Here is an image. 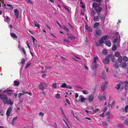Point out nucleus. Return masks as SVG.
<instances>
[{"mask_svg": "<svg viewBox=\"0 0 128 128\" xmlns=\"http://www.w3.org/2000/svg\"><path fill=\"white\" fill-rule=\"evenodd\" d=\"M22 128H32V127L28 124L24 125Z\"/></svg>", "mask_w": 128, "mask_h": 128, "instance_id": "obj_20", "label": "nucleus"}, {"mask_svg": "<svg viewBox=\"0 0 128 128\" xmlns=\"http://www.w3.org/2000/svg\"><path fill=\"white\" fill-rule=\"evenodd\" d=\"M122 57L120 56L118 59V62L119 63H121L122 61Z\"/></svg>", "mask_w": 128, "mask_h": 128, "instance_id": "obj_31", "label": "nucleus"}, {"mask_svg": "<svg viewBox=\"0 0 128 128\" xmlns=\"http://www.w3.org/2000/svg\"><path fill=\"white\" fill-rule=\"evenodd\" d=\"M98 42L100 44H103L104 42V41L101 39H100L98 41Z\"/></svg>", "mask_w": 128, "mask_h": 128, "instance_id": "obj_39", "label": "nucleus"}, {"mask_svg": "<svg viewBox=\"0 0 128 128\" xmlns=\"http://www.w3.org/2000/svg\"><path fill=\"white\" fill-rule=\"evenodd\" d=\"M102 61L105 64H108L109 62V60L108 58L106 57L103 59Z\"/></svg>", "mask_w": 128, "mask_h": 128, "instance_id": "obj_10", "label": "nucleus"}, {"mask_svg": "<svg viewBox=\"0 0 128 128\" xmlns=\"http://www.w3.org/2000/svg\"><path fill=\"white\" fill-rule=\"evenodd\" d=\"M14 15L16 19H18L19 16V11L17 9H15L14 10Z\"/></svg>", "mask_w": 128, "mask_h": 128, "instance_id": "obj_9", "label": "nucleus"}, {"mask_svg": "<svg viewBox=\"0 0 128 128\" xmlns=\"http://www.w3.org/2000/svg\"><path fill=\"white\" fill-rule=\"evenodd\" d=\"M115 56L117 57H119L120 56V52L118 51L116 52L115 53Z\"/></svg>", "mask_w": 128, "mask_h": 128, "instance_id": "obj_29", "label": "nucleus"}, {"mask_svg": "<svg viewBox=\"0 0 128 128\" xmlns=\"http://www.w3.org/2000/svg\"><path fill=\"white\" fill-rule=\"evenodd\" d=\"M85 29L87 31L92 32V28L90 26L86 25L85 27Z\"/></svg>", "mask_w": 128, "mask_h": 128, "instance_id": "obj_14", "label": "nucleus"}, {"mask_svg": "<svg viewBox=\"0 0 128 128\" xmlns=\"http://www.w3.org/2000/svg\"><path fill=\"white\" fill-rule=\"evenodd\" d=\"M108 53L107 51L106 50H104L102 52V53L104 54H106Z\"/></svg>", "mask_w": 128, "mask_h": 128, "instance_id": "obj_59", "label": "nucleus"}, {"mask_svg": "<svg viewBox=\"0 0 128 128\" xmlns=\"http://www.w3.org/2000/svg\"><path fill=\"white\" fill-rule=\"evenodd\" d=\"M128 105L126 106L124 108L125 112H128Z\"/></svg>", "mask_w": 128, "mask_h": 128, "instance_id": "obj_49", "label": "nucleus"}, {"mask_svg": "<svg viewBox=\"0 0 128 128\" xmlns=\"http://www.w3.org/2000/svg\"><path fill=\"white\" fill-rule=\"evenodd\" d=\"M83 93L85 94H88V92L86 90H83L82 91Z\"/></svg>", "mask_w": 128, "mask_h": 128, "instance_id": "obj_52", "label": "nucleus"}, {"mask_svg": "<svg viewBox=\"0 0 128 128\" xmlns=\"http://www.w3.org/2000/svg\"><path fill=\"white\" fill-rule=\"evenodd\" d=\"M97 67L98 65L96 63H93L92 65V68L94 71L96 70Z\"/></svg>", "mask_w": 128, "mask_h": 128, "instance_id": "obj_8", "label": "nucleus"}, {"mask_svg": "<svg viewBox=\"0 0 128 128\" xmlns=\"http://www.w3.org/2000/svg\"><path fill=\"white\" fill-rule=\"evenodd\" d=\"M44 69V68L42 66V70H41V72L42 73H44L46 72V71H43Z\"/></svg>", "mask_w": 128, "mask_h": 128, "instance_id": "obj_60", "label": "nucleus"}, {"mask_svg": "<svg viewBox=\"0 0 128 128\" xmlns=\"http://www.w3.org/2000/svg\"><path fill=\"white\" fill-rule=\"evenodd\" d=\"M100 15L97 16H94L93 18V20L95 21L98 22L99 21L100 18Z\"/></svg>", "mask_w": 128, "mask_h": 128, "instance_id": "obj_15", "label": "nucleus"}, {"mask_svg": "<svg viewBox=\"0 0 128 128\" xmlns=\"http://www.w3.org/2000/svg\"><path fill=\"white\" fill-rule=\"evenodd\" d=\"M64 30H66V31L68 32L69 31V30L68 28H67L66 26H62V28Z\"/></svg>", "mask_w": 128, "mask_h": 128, "instance_id": "obj_25", "label": "nucleus"}, {"mask_svg": "<svg viewBox=\"0 0 128 128\" xmlns=\"http://www.w3.org/2000/svg\"><path fill=\"white\" fill-rule=\"evenodd\" d=\"M108 38V36L106 35H105L104 36H103L102 38L101 39H102L103 40H106Z\"/></svg>", "mask_w": 128, "mask_h": 128, "instance_id": "obj_44", "label": "nucleus"}, {"mask_svg": "<svg viewBox=\"0 0 128 128\" xmlns=\"http://www.w3.org/2000/svg\"><path fill=\"white\" fill-rule=\"evenodd\" d=\"M91 14L93 16H94L96 14L95 12L93 10H92L91 11Z\"/></svg>", "mask_w": 128, "mask_h": 128, "instance_id": "obj_50", "label": "nucleus"}, {"mask_svg": "<svg viewBox=\"0 0 128 128\" xmlns=\"http://www.w3.org/2000/svg\"><path fill=\"white\" fill-rule=\"evenodd\" d=\"M67 85L65 83H63L62 85L60 86V87L62 88H66Z\"/></svg>", "mask_w": 128, "mask_h": 128, "instance_id": "obj_41", "label": "nucleus"}, {"mask_svg": "<svg viewBox=\"0 0 128 128\" xmlns=\"http://www.w3.org/2000/svg\"><path fill=\"white\" fill-rule=\"evenodd\" d=\"M20 84V82L18 81H14V86H18Z\"/></svg>", "mask_w": 128, "mask_h": 128, "instance_id": "obj_35", "label": "nucleus"}, {"mask_svg": "<svg viewBox=\"0 0 128 128\" xmlns=\"http://www.w3.org/2000/svg\"><path fill=\"white\" fill-rule=\"evenodd\" d=\"M124 124L126 125H128V119H127L124 122Z\"/></svg>", "mask_w": 128, "mask_h": 128, "instance_id": "obj_54", "label": "nucleus"}, {"mask_svg": "<svg viewBox=\"0 0 128 128\" xmlns=\"http://www.w3.org/2000/svg\"><path fill=\"white\" fill-rule=\"evenodd\" d=\"M34 23L36 27H37L38 28H40V24L37 22L34 21Z\"/></svg>", "mask_w": 128, "mask_h": 128, "instance_id": "obj_26", "label": "nucleus"}, {"mask_svg": "<svg viewBox=\"0 0 128 128\" xmlns=\"http://www.w3.org/2000/svg\"><path fill=\"white\" fill-rule=\"evenodd\" d=\"M102 10V8L100 7H98L95 8L94 10L96 11L98 15H99L100 14V12Z\"/></svg>", "mask_w": 128, "mask_h": 128, "instance_id": "obj_5", "label": "nucleus"}, {"mask_svg": "<svg viewBox=\"0 0 128 128\" xmlns=\"http://www.w3.org/2000/svg\"><path fill=\"white\" fill-rule=\"evenodd\" d=\"M98 59V56H95L94 58V60L93 62L94 63H96V61Z\"/></svg>", "mask_w": 128, "mask_h": 128, "instance_id": "obj_46", "label": "nucleus"}, {"mask_svg": "<svg viewBox=\"0 0 128 128\" xmlns=\"http://www.w3.org/2000/svg\"><path fill=\"white\" fill-rule=\"evenodd\" d=\"M117 48V47L115 44L113 45L112 47V50L113 51H115L116 50Z\"/></svg>", "mask_w": 128, "mask_h": 128, "instance_id": "obj_36", "label": "nucleus"}, {"mask_svg": "<svg viewBox=\"0 0 128 128\" xmlns=\"http://www.w3.org/2000/svg\"><path fill=\"white\" fill-rule=\"evenodd\" d=\"M10 35L11 37L13 38L14 39L16 38H17V35L14 33H10Z\"/></svg>", "mask_w": 128, "mask_h": 128, "instance_id": "obj_21", "label": "nucleus"}, {"mask_svg": "<svg viewBox=\"0 0 128 128\" xmlns=\"http://www.w3.org/2000/svg\"><path fill=\"white\" fill-rule=\"evenodd\" d=\"M51 68V67L50 66H46L45 67V69L46 70H49Z\"/></svg>", "mask_w": 128, "mask_h": 128, "instance_id": "obj_56", "label": "nucleus"}, {"mask_svg": "<svg viewBox=\"0 0 128 128\" xmlns=\"http://www.w3.org/2000/svg\"><path fill=\"white\" fill-rule=\"evenodd\" d=\"M123 60L124 61L127 62L128 61V58L125 56H124Z\"/></svg>", "mask_w": 128, "mask_h": 128, "instance_id": "obj_42", "label": "nucleus"}, {"mask_svg": "<svg viewBox=\"0 0 128 128\" xmlns=\"http://www.w3.org/2000/svg\"><path fill=\"white\" fill-rule=\"evenodd\" d=\"M121 23L120 20H118V22L117 23V26L116 27L117 28H119V24Z\"/></svg>", "mask_w": 128, "mask_h": 128, "instance_id": "obj_43", "label": "nucleus"}, {"mask_svg": "<svg viewBox=\"0 0 128 128\" xmlns=\"http://www.w3.org/2000/svg\"><path fill=\"white\" fill-rule=\"evenodd\" d=\"M20 50L21 52H22V53L24 55H26V52L23 48H22H22H21V49Z\"/></svg>", "mask_w": 128, "mask_h": 128, "instance_id": "obj_40", "label": "nucleus"}, {"mask_svg": "<svg viewBox=\"0 0 128 128\" xmlns=\"http://www.w3.org/2000/svg\"><path fill=\"white\" fill-rule=\"evenodd\" d=\"M68 38H70L71 39H74L75 38L74 36H73L72 34H70V35L68 36Z\"/></svg>", "mask_w": 128, "mask_h": 128, "instance_id": "obj_33", "label": "nucleus"}, {"mask_svg": "<svg viewBox=\"0 0 128 128\" xmlns=\"http://www.w3.org/2000/svg\"><path fill=\"white\" fill-rule=\"evenodd\" d=\"M12 109V107H10L8 108L6 111V114L7 116V118L8 120V118L10 116V113Z\"/></svg>", "mask_w": 128, "mask_h": 128, "instance_id": "obj_6", "label": "nucleus"}, {"mask_svg": "<svg viewBox=\"0 0 128 128\" xmlns=\"http://www.w3.org/2000/svg\"><path fill=\"white\" fill-rule=\"evenodd\" d=\"M55 97L56 98L59 99L60 98V95L59 94H57L55 95Z\"/></svg>", "mask_w": 128, "mask_h": 128, "instance_id": "obj_48", "label": "nucleus"}, {"mask_svg": "<svg viewBox=\"0 0 128 128\" xmlns=\"http://www.w3.org/2000/svg\"><path fill=\"white\" fill-rule=\"evenodd\" d=\"M6 104H6L10 105L11 106L12 105L13 103V101L11 99H10L9 100H7Z\"/></svg>", "mask_w": 128, "mask_h": 128, "instance_id": "obj_11", "label": "nucleus"}, {"mask_svg": "<svg viewBox=\"0 0 128 128\" xmlns=\"http://www.w3.org/2000/svg\"><path fill=\"white\" fill-rule=\"evenodd\" d=\"M57 83L56 82L53 83L52 85V87L54 88H56L57 87Z\"/></svg>", "mask_w": 128, "mask_h": 128, "instance_id": "obj_37", "label": "nucleus"}, {"mask_svg": "<svg viewBox=\"0 0 128 128\" xmlns=\"http://www.w3.org/2000/svg\"><path fill=\"white\" fill-rule=\"evenodd\" d=\"M120 84H117L116 85V88L117 90H118L120 88Z\"/></svg>", "mask_w": 128, "mask_h": 128, "instance_id": "obj_47", "label": "nucleus"}, {"mask_svg": "<svg viewBox=\"0 0 128 128\" xmlns=\"http://www.w3.org/2000/svg\"><path fill=\"white\" fill-rule=\"evenodd\" d=\"M106 93L105 92H104L102 94L101 93H100L98 97L99 100H106Z\"/></svg>", "mask_w": 128, "mask_h": 128, "instance_id": "obj_1", "label": "nucleus"}, {"mask_svg": "<svg viewBox=\"0 0 128 128\" xmlns=\"http://www.w3.org/2000/svg\"><path fill=\"white\" fill-rule=\"evenodd\" d=\"M96 33L98 35H100L102 33V31L100 29H97L96 31Z\"/></svg>", "mask_w": 128, "mask_h": 128, "instance_id": "obj_16", "label": "nucleus"}, {"mask_svg": "<svg viewBox=\"0 0 128 128\" xmlns=\"http://www.w3.org/2000/svg\"><path fill=\"white\" fill-rule=\"evenodd\" d=\"M101 78L102 79L104 80L106 78V72L105 70L103 71L102 73L101 74Z\"/></svg>", "mask_w": 128, "mask_h": 128, "instance_id": "obj_13", "label": "nucleus"}, {"mask_svg": "<svg viewBox=\"0 0 128 128\" xmlns=\"http://www.w3.org/2000/svg\"><path fill=\"white\" fill-rule=\"evenodd\" d=\"M22 93H19L18 94V97L19 99H20L21 98V96H22Z\"/></svg>", "mask_w": 128, "mask_h": 128, "instance_id": "obj_64", "label": "nucleus"}, {"mask_svg": "<svg viewBox=\"0 0 128 128\" xmlns=\"http://www.w3.org/2000/svg\"><path fill=\"white\" fill-rule=\"evenodd\" d=\"M118 38H115L113 40L112 42L114 43H116L118 42Z\"/></svg>", "mask_w": 128, "mask_h": 128, "instance_id": "obj_45", "label": "nucleus"}, {"mask_svg": "<svg viewBox=\"0 0 128 128\" xmlns=\"http://www.w3.org/2000/svg\"><path fill=\"white\" fill-rule=\"evenodd\" d=\"M26 44L28 48H29V49L30 50V46H29V44L28 43V41H26Z\"/></svg>", "mask_w": 128, "mask_h": 128, "instance_id": "obj_61", "label": "nucleus"}, {"mask_svg": "<svg viewBox=\"0 0 128 128\" xmlns=\"http://www.w3.org/2000/svg\"><path fill=\"white\" fill-rule=\"evenodd\" d=\"M106 46L110 47L111 46V44L110 41L109 40L106 41L104 42Z\"/></svg>", "mask_w": 128, "mask_h": 128, "instance_id": "obj_18", "label": "nucleus"}, {"mask_svg": "<svg viewBox=\"0 0 128 128\" xmlns=\"http://www.w3.org/2000/svg\"><path fill=\"white\" fill-rule=\"evenodd\" d=\"M47 87L46 84L44 82H42L39 85L40 89L41 90H44Z\"/></svg>", "mask_w": 128, "mask_h": 128, "instance_id": "obj_3", "label": "nucleus"}, {"mask_svg": "<svg viewBox=\"0 0 128 128\" xmlns=\"http://www.w3.org/2000/svg\"><path fill=\"white\" fill-rule=\"evenodd\" d=\"M114 35L117 38H118V37H120L119 33L117 32H115Z\"/></svg>", "mask_w": 128, "mask_h": 128, "instance_id": "obj_34", "label": "nucleus"}, {"mask_svg": "<svg viewBox=\"0 0 128 128\" xmlns=\"http://www.w3.org/2000/svg\"><path fill=\"white\" fill-rule=\"evenodd\" d=\"M27 3L32 5L33 3L31 0H25Z\"/></svg>", "mask_w": 128, "mask_h": 128, "instance_id": "obj_32", "label": "nucleus"}, {"mask_svg": "<svg viewBox=\"0 0 128 128\" xmlns=\"http://www.w3.org/2000/svg\"><path fill=\"white\" fill-rule=\"evenodd\" d=\"M99 108H96L94 110L93 112L94 113H96L99 111Z\"/></svg>", "mask_w": 128, "mask_h": 128, "instance_id": "obj_57", "label": "nucleus"}, {"mask_svg": "<svg viewBox=\"0 0 128 128\" xmlns=\"http://www.w3.org/2000/svg\"><path fill=\"white\" fill-rule=\"evenodd\" d=\"M118 63H115L114 65V67L116 68H118Z\"/></svg>", "mask_w": 128, "mask_h": 128, "instance_id": "obj_51", "label": "nucleus"}, {"mask_svg": "<svg viewBox=\"0 0 128 128\" xmlns=\"http://www.w3.org/2000/svg\"><path fill=\"white\" fill-rule=\"evenodd\" d=\"M18 118V117L17 116L14 117L13 118L12 121L11 122V124L13 126L14 125V121L17 120Z\"/></svg>", "mask_w": 128, "mask_h": 128, "instance_id": "obj_23", "label": "nucleus"}, {"mask_svg": "<svg viewBox=\"0 0 128 128\" xmlns=\"http://www.w3.org/2000/svg\"><path fill=\"white\" fill-rule=\"evenodd\" d=\"M31 64V63H29L28 64H27L25 67V68H28V67H29L30 66Z\"/></svg>", "mask_w": 128, "mask_h": 128, "instance_id": "obj_53", "label": "nucleus"}, {"mask_svg": "<svg viewBox=\"0 0 128 128\" xmlns=\"http://www.w3.org/2000/svg\"><path fill=\"white\" fill-rule=\"evenodd\" d=\"M66 88L71 89L72 88V87L69 85H67Z\"/></svg>", "mask_w": 128, "mask_h": 128, "instance_id": "obj_63", "label": "nucleus"}, {"mask_svg": "<svg viewBox=\"0 0 128 128\" xmlns=\"http://www.w3.org/2000/svg\"><path fill=\"white\" fill-rule=\"evenodd\" d=\"M79 98L80 101L82 102H85V100H86V98L84 97L82 95H80L79 96Z\"/></svg>", "mask_w": 128, "mask_h": 128, "instance_id": "obj_19", "label": "nucleus"}, {"mask_svg": "<svg viewBox=\"0 0 128 128\" xmlns=\"http://www.w3.org/2000/svg\"><path fill=\"white\" fill-rule=\"evenodd\" d=\"M31 37L32 40L34 45V46H36V44L35 43V41H36V40L34 37L32 36H31Z\"/></svg>", "mask_w": 128, "mask_h": 128, "instance_id": "obj_24", "label": "nucleus"}, {"mask_svg": "<svg viewBox=\"0 0 128 128\" xmlns=\"http://www.w3.org/2000/svg\"><path fill=\"white\" fill-rule=\"evenodd\" d=\"M94 99V96L92 94H91L88 96V100L89 102H92Z\"/></svg>", "mask_w": 128, "mask_h": 128, "instance_id": "obj_7", "label": "nucleus"}, {"mask_svg": "<svg viewBox=\"0 0 128 128\" xmlns=\"http://www.w3.org/2000/svg\"><path fill=\"white\" fill-rule=\"evenodd\" d=\"M95 1L99 2L100 4H101L103 2H108L109 0H95Z\"/></svg>", "mask_w": 128, "mask_h": 128, "instance_id": "obj_17", "label": "nucleus"}, {"mask_svg": "<svg viewBox=\"0 0 128 128\" xmlns=\"http://www.w3.org/2000/svg\"><path fill=\"white\" fill-rule=\"evenodd\" d=\"M108 84V82H102L101 85V87L102 89L104 90L107 87Z\"/></svg>", "mask_w": 128, "mask_h": 128, "instance_id": "obj_4", "label": "nucleus"}, {"mask_svg": "<svg viewBox=\"0 0 128 128\" xmlns=\"http://www.w3.org/2000/svg\"><path fill=\"white\" fill-rule=\"evenodd\" d=\"M12 90H8L7 92V94L9 96H11L12 94Z\"/></svg>", "mask_w": 128, "mask_h": 128, "instance_id": "obj_28", "label": "nucleus"}, {"mask_svg": "<svg viewBox=\"0 0 128 128\" xmlns=\"http://www.w3.org/2000/svg\"><path fill=\"white\" fill-rule=\"evenodd\" d=\"M25 59L24 58H22V60L21 63L22 64H24L25 62Z\"/></svg>", "mask_w": 128, "mask_h": 128, "instance_id": "obj_62", "label": "nucleus"}, {"mask_svg": "<svg viewBox=\"0 0 128 128\" xmlns=\"http://www.w3.org/2000/svg\"><path fill=\"white\" fill-rule=\"evenodd\" d=\"M63 7L68 12H70V10L69 8L70 9V8H69L67 6H63Z\"/></svg>", "mask_w": 128, "mask_h": 128, "instance_id": "obj_27", "label": "nucleus"}, {"mask_svg": "<svg viewBox=\"0 0 128 128\" xmlns=\"http://www.w3.org/2000/svg\"><path fill=\"white\" fill-rule=\"evenodd\" d=\"M125 83L126 84L125 86V88L126 90L128 89V82H125Z\"/></svg>", "mask_w": 128, "mask_h": 128, "instance_id": "obj_38", "label": "nucleus"}, {"mask_svg": "<svg viewBox=\"0 0 128 128\" xmlns=\"http://www.w3.org/2000/svg\"><path fill=\"white\" fill-rule=\"evenodd\" d=\"M127 65L126 63L125 62H123L121 63L120 64V66L122 68H124Z\"/></svg>", "mask_w": 128, "mask_h": 128, "instance_id": "obj_22", "label": "nucleus"}, {"mask_svg": "<svg viewBox=\"0 0 128 128\" xmlns=\"http://www.w3.org/2000/svg\"><path fill=\"white\" fill-rule=\"evenodd\" d=\"M108 109V107H106L103 109V112H104Z\"/></svg>", "mask_w": 128, "mask_h": 128, "instance_id": "obj_55", "label": "nucleus"}, {"mask_svg": "<svg viewBox=\"0 0 128 128\" xmlns=\"http://www.w3.org/2000/svg\"><path fill=\"white\" fill-rule=\"evenodd\" d=\"M0 99L3 102L4 104H6L7 100H8V96L5 94H1Z\"/></svg>", "mask_w": 128, "mask_h": 128, "instance_id": "obj_2", "label": "nucleus"}, {"mask_svg": "<svg viewBox=\"0 0 128 128\" xmlns=\"http://www.w3.org/2000/svg\"><path fill=\"white\" fill-rule=\"evenodd\" d=\"M100 4H98V3H96L95 2L93 3L92 4V7L94 8V9L95 8H97L100 7L99 5Z\"/></svg>", "mask_w": 128, "mask_h": 128, "instance_id": "obj_12", "label": "nucleus"}, {"mask_svg": "<svg viewBox=\"0 0 128 128\" xmlns=\"http://www.w3.org/2000/svg\"><path fill=\"white\" fill-rule=\"evenodd\" d=\"M99 25L100 24L99 23H96L94 24V27L96 28H98V26H99Z\"/></svg>", "mask_w": 128, "mask_h": 128, "instance_id": "obj_30", "label": "nucleus"}, {"mask_svg": "<svg viewBox=\"0 0 128 128\" xmlns=\"http://www.w3.org/2000/svg\"><path fill=\"white\" fill-rule=\"evenodd\" d=\"M6 20L7 21H9L10 20V18L8 16H6Z\"/></svg>", "mask_w": 128, "mask_h": 128, "instance_id": "obj_58", "label": "nucleus"}]
</instances>
